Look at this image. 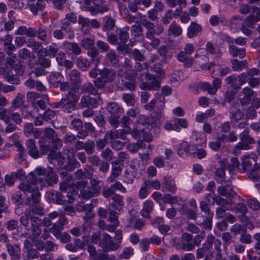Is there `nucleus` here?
I'll return each instance as SVG.
<instances>
[{"label":"nucleus","instance_id":"1","mask_svg":"<svg viewBox=\"0 0 260 260\" xmlns=\"http://www.w3.org/2000/svg\"><path fill=\"white\" fill-rule=\"evenodd\" d=\"M19 221L26 232L21 234V236L29 237L31 239H38L41 236L42 224L48 227L52 224L49 217H45L43 220L37 216H30L29 213H25L20 218Z\"/></svg>","mask_w":260,"mask_h":260},{"label":"nucleus","instance_id":"2","mask_svg":"<svg viewBox=\"0 0 260 260\" xmlns=\"http://www.w3.org/2000/svg\"><path fill=\"white\" fill-rule=\"evenodd\" d=\"M57 181L58 176L51 167H47L46 169L38 167L28 175L26 181L22 183H27L35 186L39 183L41 186L46 187L53 186Z\"/></svg>","mask_w":260,"mask_h":260},{"label":"nucleus","instance_id":"3","mask_svg":"<svg viewBox=\"0 0 260 260\" xmlns=\"http://www.w3.org/2000/svg\"><path fill=\"white\" fill-rule=\"evenodd\" d=\"M18 188L27 196L25 204L31 207L29 211L25 212L24 214L28 213L31 216L30 213L32 212L35 215L41 216L44 215V209L37 205L40 202V193L38 187L27 183H21L19 184Z\"/></svg>","mask_w":260,"mask_h":260},{"label":"nucleus","instance_id":"4","mask_svg":"<svg viewBox=\"0 0 260 260\" xmlns=\"http://www.w3.org/2000/svg\"><path fill=\"white\" fill-rule=\"evenodd\" d=\"M79 96L73 91H69L64 98L59 102L54 103L52 106L54 108H61L63 111L71 113L76 108V104L79 100Z\"/></svg>","mask_w":260,"mask_h":260},{"label":"nucleus","instance_id":"5","mask_svg":"<svg viewBox=\"0 0 260 260\" xmlns=\"http://www.w3.org/2000/svg\"><path fill=\"white\" fill-rule=\"evenodd\" d=\"M165 104V96L159 94H156V98L146 104L144 106L146 110L151 111L153 110L155 105H156V110L154 112L155 114L151 117L152 122H154V124L157 123L161 118Z\"/></svg>","mask_w":260,"mask_h":260},{"label":"nucleus","instance_id":"6","mask_svg":"<svg viewBox=\"0 0 260 260\" xmlns=\"http://www.w3.org/2000/svg\"><path fill=\"white\" fill-rule=\"evenodd\" d=\"M260 76V71L257 68H252L240 74L238 76L239 84L242 85L248 83L251 88H254L260 84V78L256 76Z\"/></svg>","mask_w":260,"mask_h":260},{"label":"nucleus","instance_id":"7","mask_svg":"<svg viewBox=\"0 0 260 260\" xmlns=\"http://www.w3.org/2000/svg\"><path fill=\"white\" fill-rule=\"evenodd\" d=\"M239 138L241 142L238 143L233 148V153L238 154L241 150H248L249 145L254 144V139L249 135V131L248 128L245 129L239 134Z\"/></svg>","mask_w":260,"mask_h":260},{"label":"nucleus","instance_id":"8","mask_svg":"<svg viewBox=\"0 0 260 260\" xmlns=\"http://www.w3.org/2000/svg\"><path fill=\"white\" fill-rule=\"evenodd\" d=\"M99 246L102 248L104 252L115 251L119 247L118 243L114 241L112 237L107 233H104L102 235V238L99 243Z\"/></svg>","mask_w":260,"mask_h":260},{"label":"nucleus","instance_id":"9","mask_svg":"<svg viewBox=\"0 0 260 260\" xmlns=\"http://www.w3.org/2000/svg\"><path fill=\"white\" fill-rule=\"evenodd\" d=\"M142 25L146 29L145 34L147 39H151L155 35L159 36L164 31V27L161 25L155 24L149 20L144 18L142 19Z\"/></svg>","mask_w":260,"mask_h":260},{"label":"nucleus","instance_id":"10","mask_svg":"<svg viewBox=\"0 0 260 260\" xmlns=\"http://www.w3.org/2000/svg\"><path fill=\"white\" fill-rule=\"evenodd\" d=\"M98 201L96 200H92L90 204L84 205L82 202H78L76 205V209L79 212H85V215L84 216V219H91L93 217V214L91 210L93 207L96 206Z\"/></svg>","mask_w":260,"mask_h":260},{"label":"nucleus","instance_id":"11","mask_svg":"<svg viewBox=\"0 0 260 260\" xmlns=\"http://www.w3.org/2000/svg\"><path fill=\"white\" fill-rule=\"evenodd\" d=\"M100 102H102V99L100 95L97 98H93L89 95L82 96L80 102V106L81 108H93L97 107Z\"/></svg>","mask_w":260,"mask_h":260},{"label":"nucleus","instance_id":"12","mask_svg":"<svg viewBox=\"0 0 260 260\" xmlns=\"http://www.w3.org/2000/svg\"><path fill=\"white\" fill-rule=\"evenodd\" d=\"M239 101L242 106L249 104L255 95L253 90L249 87H244L239 94Z\"/></svg>","mask_w":260,"mask_h":260},{"label":"nucleus","instance_id":"13","mask_svg":"<svg viewBox=\"0 0 260 260\" xmlns=\"http://www.w3.org/2000/svg\"><path fill=\"white\" fill-rule=\"evenodd\" d=\"M244 117V113L238 104H234L230 109V118L232 124L236 125Z\"/></svg>","mask_w":260,"mask_h":260},{"label":"nucleus","instance_id":"14","mask_svg":"<svg viewBox=\"0 0 260 260\" xmlns=\"http://www.w3.org/2000/svg\"><path fill=\"white\" fill-rule=\"evenodd\" d=\"M67 223L68 220L66 216L64 215H60L58 221L52 224L49 231L56 238L59 237L63 226Z\"/></svg>","mask_w":260,"mask_h":260},{"label":"nucleus","instance_id":"15","mask_svg":"<svg viewBox=\"0 0 260 260\" xmlns=\"http://www.w3.org/2000/svg\"><path fill=\"white\" fill-rule=\"evenodd\" d=\"M217 191L219 195L228 198L233 197L236 194L233 190L231 181L229 179L227 181H225L224 184L218 187Z\"/></svg>","mask_w":260,"mask_h":260},{"label":"nucleus","instance_id":"16","mask_svg":"<svg viewBox=\"0 0 260 260\" xmlns=\"http://www.w3.org/2000/svg\"><path fill=\"white\" fill-rule=\"evenodd\" d=\"M69 77L73 85L70 91L75 92L76 90L79 89L80 84L82 83L80 73L78 71L73 70L69 73Z\"/></svg>","mask_w":260,"mask_h":260},{"label":"nucleus","instance_id":"17","mask_svg":"<svg viewBox=\"0 0 260 260\" xmlns=\"http://www.w3.org/2000/svg\"><path fill=\"white\" fill-rule=\"evenodd\" d=\"M48 158L51 164H54L56 161L58 165L61 167L66 162V159L61 152L51 151L48 155Z\"/></svg>","mask_w":260,"mask_h":260},{"label":"nucleus","instance_id":"18","mask_svg":"<svg viewBox=\"0 0 260 260\" xmlns=\"http://www.w3.org/2000/svg\"><path fill=\"white\" fill-rule=\"evenodd\" d=\"M100 76L107 82L110 83L113 82L116 77V71L113 69L104 68L100 70Z\"/></svg>","mask_w":260,"mask_h":260},{"label":"nucleus","instance_id":"19","mask_svg":"<svg viewBox=\"0 0 260 260\" xmlns=\"http://www.w3.org/2000/svg\"><path fill=\"white\" fill-rule=\"evenodd\" d=\"M101 187H87L83 189L80 191V194L82 198L89 200L94 196H98L100 194Z\"/></svg>","mask_w":260,"mask_h":260},{"label":"nucleus","instance_id":"20","mask_svg":"<svg viewBox=\"0 0 260 260\" xmlns=\"http://www.w3.org/2000/svg\"><path fill=\"white\" fill-rule=\"evenodd\" d=\"M161 184L163 189H165L172 193H175L177 186L175 180L171 177H165L162 180Z\"/></svg>","mask_w":260,"mask_h":260},{"label":"nucleus","instance_id":"21","mask_svg":"<svg viewBox=\"0 0 260 260\" xmlns=\"http://www.w3.org/2000/svg\"><path fill=\"white\" fill-rule=\"evenodd\" d=\"M27 46L30 48L33 52H36L37 56H40L44 52L42 43L32 39L27 40Z\"/></svg>","mask_w":260,"mask_h":260},{"label":"nucleus","instance_id":"22","mask_svg":"<svg viewBox=\"0 0 260 260\" xmlns=\"http://www.w3.org/2000/svg\"><path fill=\"white\" fill-rule=\"evenodd\" d=\"M47 197L51 203L60 205L64 204L63 196L57 191L48 192L47 193Z\"/></svg>","mask_w":260,"mask_h":260},{"label":"nucleus","instance_id":"23","mask_svg":"<svg viewBox=\"0 0 260 260\" xmlns=\"http://www.w3.org/2000/svg\"><path fill=\"white\" fill-rule=\"evenodd\" d=\"M177 58L180 62H183L186 67H189L192 64L193 58L191 57V55L182 50L177 54Z\"/></svg>","mask_w":260,"mask_h":260},{"label":"nucleus","instance_id":"24","mask_svg":"<svg viewBox=\"0 0 260 260\" xmlns=\"http://www.w3.org/2000/svg\"><path fill=\"white\" fill-rule=\"evenodd\" d=\"M153 209V203L151 200L145 201L143 205V208L141 210V215L146 218H149L150 217V214L151 213Z\"/></svg>","mask_w":260,"mask_h":260},{"label":"nucleus","instance_id":"25","mask_svg":"<svg viewBox=\"0 0 260 260\" xmlns=\"http://www.w3.org/2000/svg\"><path fill=\"white\" fill-rule=\"evenodd\" d=\"M129 27L128 26L117 29L116 33L121 44H126L127 42L129 39Z\"/></svg>","mask_w":260,"mask_h":260},{"label":"nucleus","instance_id":"26","mask_svg":"<svg viewBox=\"0 0 260 260\" xmlns=\"http://www.w3.org/2000/svg\"><path fill=\"white\" fill-rule=\"evenodd\" d=\"M202 30V27L201 25L196 22H192L187 28V36L189 38H192Z\"/></svg>","mask_w":260,"mask_h":260},{"label":"nucleus","instance_id":"27","mask_svg":"<svg viewBox=\"0 0 260 260\" xmlns=\"http://www.w3.org/2000/svg\"><path fill=\"white\" fill-rule=\"evenodd\" d=\"M112 202L111 203L112 207L117 210H121L124 206L123 197L119 194H116L112 196L111 198Z\"/></svg>","mask_w":260,"mask_h":260},{"label":"nucleus","instance_id":"28","mask_svg":"<svg viewBox=\"0 0 260 260\" xmlns=\"http://www.w3.org/2000/svg\"><path fill=\"white\" fill-rule=\"evenodd\" d=\"M7 250L12 259H18L20 255V249L17 244L11 245L7 244Z\"/></svg>","mask_w":260,"mask_h":260},{"label":"nucleus","instance_id":"29","mask_svg":"<svg viewBox=\"0 0 260 260\" xmlns=\"http://www.w3.org/2000/svg\"><path fill=\"white\" fill-rule=\"evenodd\" d=\"M87 54L91 57L90 62L95 67H98L101 61V57L99 56V52L98 50L93 47L87 51Z\"/></svg>","mask_w":260,"mask_h":260},{"label":"nucleus","instance_id":"30","mask_svg":"<svg viewBox=\"0 0 260 260\" xmlns=\"http://www.w3.org/2000/svg\"><path fill=\"white\" fill-rule=\"evenodd\" d=\"M63 76L59 72L52 73L49 77L50 83L54 87L59 86V84L63 80Z\"/></svg>","mask_w":260,"mask_h":260},{"label":"nucleus","instance_id":"31","mask_svg":"<svg viewBox=\"0 0 260 260\" xmlns=\"http://www.w3.org/2000/svg\"><path fill=\"white\" fill-rule=\"evenodd\" d=\"M64 46L69 51L75 55H78L82 53V49L79 45L75 42H66Z\"/></svg>","mask_w":260,"mask_h":260},{"label":"nucleus","instance_id":"32","mask_svg":"<svg viewBox=\"0 0 260 260\" xmlns=\"http://www.w3.org/2000/svg\"><path fill=\"white\" fill-rule=\"evenodd\" d=\"M83 93H86L93 95H99L98 89L90 82L85 83L81 88Z\"/></svg>","mask_w":260,"mask_h":260},{"label":"nucleus","instance_id":"33","mask_svg":"<svg viewBox=\"0 0 260 260\" xmlns=\"http://www.w3.org/2000/svg\"><path fill=\"white\" fill-rule=\"evenodd\" d=\"M145 78L146 81L149 82V86L151 89L157 90L160 87V83L159 80L156 79L149 73H146L145 75Z\"/></svg>","mask_w":260,"mask_h":260},{"label":"nucleus","instance_id":"34","mask_svg":"<svg viewBox=\"0 0 260 260\" xmlns=\"http://www.w3.org/2000/svg\"><path fill=\"white\" fill-rule=\"evenodd\" d=\"M137 169L134 165H131L129 168L127 169L125 172V177L126 178V182L127 183H132L134 178H136L137 173Z\"/></svg>","mask_w":260,"mask_h":260},{"label":"nucleus","instance_id":"35","mask_svg":"<svg viewBox=\"0 0 260 260\" xmlns=\"http://www.w3.org/2000/svg\"><path fill=\"white\" fill-rule=\"evenodd\" d=\"M85 129H82L78 132V136L81 137V139H84L89 133H92L95 131V128L90 122H85L84 124Z\"/></svg>","mask_w":260,"mask_h":260},{"label":"nucleus","instance_id":"36","mask_svg":"<svg viewBox=\"0 0 260 260\" xmlns=\"http://www.w3.org/2000/svg\"><path fill=\"white\" fill-rule=\"evenodd\" d=\"M229 52L233 57L239 56L240 58H243L246 54L244 48H239L235 45H230Z\"/></svg>","mask_w":260,"mask_h":260},{"label":"nucleus","instance_id":"37","mask_svg":"<svg viewBox=\"0 0 260 260\" xmlns=\"http://www.w3.org/2000/svg\"><path fill=\"white\" fill-rule=\"evenodd\" d=\"M145 225V221L142 219L131 217L128 220V226L137 230H141Z\"/></svg>","mask_w":260,"mask_h":260},{"label":"nucleus","instance_id":"38","mask_svg":"<svg viewBox=\"0 0 260 260\" xmlns=\"http://www.w3.org/2000/svg\"><path fill=\"white\" fill-rule=\"evenodd\" d=\"M46 0H37L36 4L29 5V9L34 15L37 14L39 11H42L46 6Z\"/></svg>","mask_w":260,"mask_h":260},{"label":"nucleus","instance_id":"39","mask_svg":"<svg viewBox=\"0 0 260 260\" xmlns=\"http://www.w3.org/2000/svg\"><path fill=\"white\" fill-rule=\"evenodd\" d=\"M115 25V20L110 16H106L104 18L103 30L104 31H109L113 29Z\"/></svg>","mask_w":260,"mask_h":260},{"label":"nucleus","instance_id":"40","mask_svg":"<svg viewBox=\"0 0 260 260\" xmlns=\"http://www.w3.org/2000/svg\"><path fill=\"white\" fill-rule=\"evenodd\" d=\"M208 249H206L203 245L202 247L199 248L197 250L196 256L197 258H202L203 257H205V259H210L213 257V252L211 251H209L208 253H206V251L208 250Z\"/></svg>","mask_w":260,"mask_h":260},{"label":"nucleus","instance_id":"41","mask_svg":"<svg viewBox=\"0 0 260 260\" xmlns=\"http://www.w3.org/2000/svg\"><path fill=\"white\" fill-rule=\"evenodd\" d=\"M80 166L78 161L74 157L68 158L67 163L63 166V169L67 171H72Z\"/></svg>","mask_w":260,"mask_h":260},{"label":"nucleus","instance_id":"42","mask_svg":"<svg viewBox=\"0 0 260 260\" xmlns=\"http://www.w3.org/2000/svg\"><path fill=\"white\" fill-rule=\"evenodd\" d=\"M62 30L66 31L68 34V37L70 39H73L74 37V33L72 27L71 23L68 21L62 20L61 21Z\"/></svg>","mask_w":260,"mask_h":260},{"label":"nucleus","instance_id":"43","mask_svg":"<svg viewBox=\"0 0 260 260\" xmlns=\"http://www.w3.org/2000/svg\"><path fill=\"white\" fill-rule=\"evenodd\" d=\"M168 32L170 35H172L175 37L180 36L182 32V29L181 27L176 23L173 22L169 27Z\"/></svg>","mask_w":260,"mask_h":260},{"label":"nucleus","instance_id":"44","mask_svg":"<svg viewBox=\"0 0 260 260\" xmlns=\"http://www.w3.org/2000/svg\"><path fill=\"white\" fill-rule=\"evenodd\" d=\"M24 95L22 93H18L17 96L13 100L11 105V108L13 109H16L21 107L24 105Z\"/></svg>","mask_w":260,"mask_h":260},{"label":"nucleus","instance_id":"45","mask_svg":"<svg viewBox=\"0 0 260 260\" xmlns=\"http://www.w3.org/2000/svg\"><path fill=\"white\" fill-rule=\"evenodd\" d=\"M106 109L110 115V116H116V115H118L120 110L118 104L115 102L109 103Z\"/></svg>","mask_w":260,"mask_h":260},{"label":"nucleus","instance_id":"46","mask_svg":"<svg viewBox=\"0 0 260 260\" xmlns=\"http://www.w3.org/2000/svg\"><path fill=\"white\" fill-rule=\"evenodd\" d=\"M190 147L187 142H182L178 149V155L180 157H183L184 154L190 153Z\"/></svg>","mask_w":260,"mask_h":260},{"label":"nucleus","instance_id":"47","mask_svg":"<svg viewBox=\"0 0 260 260\" xmlns=\"http://www.w3.org/2000/svg\"><path fill=\"white\" fill-rule=\"evenodd\" d=\"M40 253L38 251L35 249H31L29 250L24 251L23 256L24 260H33L39 257Z\"/></svg>","mask_w":260,"mask_h":260},{"label":"nucleus","instance_id":"48","mask_svg":"<svg viewBox=\"0 0 260 260\" xmlns=\"http://www.w3.org/2000/svg\"><path fill=\"white\" fill-rule=\"evenodd\" d=\"M90 63V61L82 57H80L77 59V66L82 71H87L89 68Z\"/></svg>","mask_w":260,"mask_h":260},{"label":"nucleus","instance_id":"49","mask_svg":"<svg viewBox=\"0 0 260 260\" xmlns=\"http://www.w3.org/2000/svg\"><path fill=\"white\" fill-rule=\"evenodd\" d=\"M78 23L81 25V30L85 34H87L90 29L89 28L90 20L87 18L79 16L78 18Z\"/></svg>","mask_w":260,"mask_h":260},{"label":"nucleus","instance_id":"50","mask_svg":"<svg viewBox=\"0 0 260 260\" xmlns=\"http://www.w3.org/2000/svg\"><path fill=\"white\" fill-rule=\"evenodd\" d=\"M106 60L112 66L117 65L119 62V58L118 55L114 51H111L106 54Z\"/></svg>","mask_w":260,"mask_h":260},{"label":"nucleus","instance_id":"51","mask_svg":"<svg viewBox=\"0 0 260 260\" xmlns=\"http://www.w3.org/2000/svg\"><path fill=\"white\" fill-rule=\"evenodd\" d=\"M225 171L221 169H216L215 172V180L217 183H220L221 185L224 184L225 181H227L225 176Z\"/></svg>","mask_w":260,"mask_h":260},{"label":"nucleus","instance_id":"52","mask_svg":"<svg viewBox=\"0 0 260 260\" xmlns=\"http://www.w3.org/2000/svg\"><path fill=\"white\" fill-rule=\"evenodd\" d=\"M77 139H81V137L78 136V132L76 135L71 132H68L65 134L63 140L66 144H73L76 142Z\"/></svg>","mask_w":260,"mask_h":260},{"label":"nucleus","instance_id":"53","mask_svg":"<svg viewBox=\"0 0 260 260\" xmlns=\"http://www.w3.org/2000/svg\"><path fill=\"white\" fill-rule=\"evenodd\" d=\"M231 63L232 64V69L235 71L241 70L243 67H246L247 64L246 60L239 61L237 59H232Z\"/></svg>","mask_w":260,"mask_h":260},{"label":"nucleus","instance_id":"54","mask_svg":"<svg viewBox=\"0 0 260 260\" xmlns=\"http://www.w3.org/2000/svg\"><path fill=\"white\" fill-rule=\"evenodd\" d=\"M212 217H209L208 216H205L203 219H197V223L199 225H203V227L206 230H211L212 229V221L211 218Z\"/></svg>","mask_w":260,"mask_h":260},{"label":"nucleus","instance_id":"55","mask_svg":"<svg viewBox=\"0 0 260 260\" xmlns=\"http://www.w3.org/2000/svg\"><path fill=\"white\" fill-rule=\"evenodd\" d=\"M200 209L205 214V216L213 217V213L210 210L209 204L206 201H202L200 203Z\"/></svg>","mask_w":260,"mask_h":260},{"label":"nucleus","instance_id":"56","mask_svg":"<svg viewBox=\"0 0 260 260\" xmlns=\"http://www.w3.org/2000/svg\"><path fill=\"white\" fill-rule=\"evenodd\" d=\"M84 150L88 155L93 154L95 151V142L94 141L88 139L85 142Z\"/></svg>","mask_w":260,"mask_h":260},{"label":"nucleus","instance_id":"57","mask_svg":"<svg viewBox=\"0 0 260 260\" xmlns=\"http://www.w3.org/2000/svg\"><path fill=\"white\" fill-rule=\"evenodd\" d=\"M226 42L230 45H234V43L240 46L245 45L246 43L247 39L243 37H238L236 39H233L230 37L226 38Z\"/></svg>","mask_w":260,"mask_h":260},{"label":"nucleus","instance_id":"58","mask_svg":"<svg viewBox=\"0 0 260 260\" xmlns=\"http://www.w3.org/2000/svg\"><path fill=\"white\" fill-rule=\"evenodd\" d=\"M11 110L4 108H0V120H4L6 123H8L10 120Z\"/></svg>","mask_w":260,"mask_h":260},{"label":"nucleus","instance_id":"59","mask_svg":"<svg viewBox=\"0 0 260 260\" xmlns=\"http://www.w3.org/2000/svg\"><path fill=\"white\" fill-rule=\"evenodd\" d=\"M12 40L13 37H8L4 42L5 50L9 55L12 54L13 51L15 49V46L12 43Z\"/></svg>","mask_w":260,"mask_h":260},{"label":"nucleus","instance_id":"60","mask_svg":"<svg viewBox=\"0 0 260 260\" xmlns=\"http://www.w3.org/2000/svg\"><path fill=\"white\" fill-rule=\"evenodd\" d=\"M94 40L88 38H84L81 41V46L88 50L94 47Z\"/></svg>","mask_w":260,"mask_h":260},{"label":"nucleus","instance_id":"61","mask_svg":"<svg viewBox=\"0 0 260 260\" xmlns=\"http://www.w3.org/2000/svg\"><path fill=\"white\" fill-rule=\"evenodd\" d=\"M217 240L213 235L209 234L207 236L206 241L203 245L206 249L210 250L212 247L213 243L215 245Z\"/></svg>","mask_w":260,"mask_h":260},{"label":"nucleus","instance_id":"62","mask_svg":"<svg viewBox=\"0 0 260 260\" xmlns=\"http://www.w3.org/2000/svg\"><path fill=\"white\" fill-rule=\"evenodd\" d=\"M39 148L40 151V154L45 155L48 152L50 153L51 151H53L51 149V147L49 144H46L44 140H41L39 141Z\"/></svg>","mask_w":260,"mask_h":260},{"label":"nucleus","instance_id":"63","mask_svg":"<svg viewBox=\"0 0 260 260\" xmlns=\"http://www.w3.org/2000/svg\"><path fill=\"white\" fill-rule=\"evenodd\" d=\"M259 20L260 17L252 14L245 19L244 23L248 27H252Z\"/></svg>","mask_w":260,"mask_h":260},{"label":"nucleus","instance_id":"64","mask_svg":"<svg viewBox=\"0 0 260 260\" xmlns=\"http://www.w3.org/2000/svg\"><path fill=\"white\" fill-rule=\"evenodd\" d=\"M142 24H135L131 27V33L135 37H139L143 35V28Z\"/></svg>","mask_w":260,"mask_h":260}]
</instances>
